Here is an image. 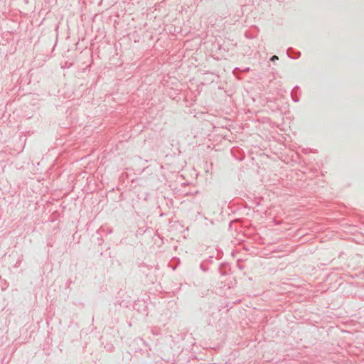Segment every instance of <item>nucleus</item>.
Wrapping results in <instances>:
<instances>
[{"label": "nucleus", "mask_w": 364, "mask_h": 364, "mask_svg": "<svg viewBox=\"0 0 364 364\" xmlns=\"http://www.w3.org/2000/svg\"><path fill=\"white\" fill-rule=\"evenodd\" d=\"M277 59H278V57H277V56H276V55L272 56V58H271V60H272V61H274L275 60H277Z\"/></svg>", "instance_id": "1"}]
</instances>
